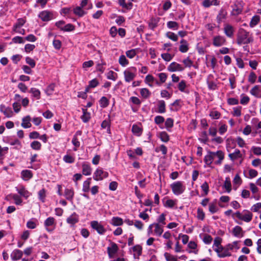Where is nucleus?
Returning <instances> with one entry per match:
<instances>
[{"label": "nucleus", "mask_w": 261, "mask_h": 261, "mask_svg": "<svg viewBox=\"0 0 261 261\" xmlns=\"http://www.w3.org/2000/svg\"><path fill=\"white\" fill-rule=\"evenodd\" d=\"M155 81L154 77L151 74H148L145 79V82L146 84H148V85L150 87H152V85L150 83L153 82Z\"/></svg>", "instance_id": "50"}, {"label": "nucleus", "mask_w": 261, "mask_h": 261, "mask_svg": "<svg viewBox=\"0 0 261 261\" xmlns=\"http://www.w3.org/2000/svg\"><path fill=\"white\" fill-rule=\"evenodd\" d=\"M180 45L179 47V50L182 53H187L189 48V44L187 41L185 39H182L180 41Z\"/></svg>", "instance_id": "21"}, {"label": "nucleus", "mask_w": 261, "mask_h": 261, "mask_svg": "<svg viewBox=\"0 0 261 261\" xmlns=\"http://www.w3.org/2000/svg\"><path fill=\"white\" fill-rule=\"evenodd\" d=\"M158 112L159 113H164L166 112V103L163 100H161L158 101Z\"/></svg>", "instance_id": "36"}, {"label": "nucleus", "mask_w": 261, "mask_h": 261, "mask_svg": "<svg viewBox=\"0 0 261 261\" xmlns=\"http://www.w3.org/2000/svg\"><path fill=\"white\" fill-rule=\"evenodd\" d=\"M38 17L43 21H48L55 18L54 13L48 10H44L40 12L38 15Z\"/></svg>", "instance_id": "7"}, {"label": "nucleus", "mask_w": 261, "mask_h": 261, "mask_svg": "<svg viewBox=\"0 0 261 261\" xmlns=\"http://www.w3.org/2000/svg\"><path fill=\"white\" fill-rule=\"evenodd\" d=\"M63 160L66 163L72 164L75 161V158L70 154H66L63 158Z\"/></svg>", "instance_id": "42"}, {"label": "nucleus", "mask_w": 261, "mask_h": 261, "mask_svg": "<svg viewBox=\"0 0 261 261\" xmlns=\"http://www.w3.org/2000/svg\"><path fill=\"white\" fill-rule=\"evenodd\" d=\"M12 198L14 200L15 203L16 205L21 204L22 200L19 195H18L17 194H13L12 195Z\"/></svg>", "instance_id": "61"}, {"label": "nucleus", "mask_w": 261, "mask_h": 261, "mask_svg": "<svg viewBox=\"0 0 261 261\" xmlns=\"http://www.w3.org/2000/svg\"><path fill=\"white\" fill-rule=\"evenodd\" d=\"M208 154L206 155L204 158V162L207 166L211 167L214 159V152L208 151Z\"/></svg>", "instance_id": "20"}, {"label": "nucleus", "mask_w": 261, "mask_h": 261, "mask_svg": "<svg viewBox=\"0 0 261 261\" xmlns=\"http://www.w3.org/2000/svg\"><path fill=\"white\" fill-rule=\"evenodd\" d=\"M229 250L228 248H224L223 251L220 253V254H219V257L220 258H224L227 256H230L231 254L229 252Z\"/></svg>", "instance_id": "49"}, {"label": "nucleus", "mask_w": 261, "mask_h": 261, "mask_svg": "<svg viewBox=\"0 0 261 261\" xmlns=\"http://www.w3.org/2000/svg\"><path fill=\"white\" fill-rule=\"evenodd\" d=\"M99 85V82L96 79H94L89 82V87L94 88Z\"/></svg>", "instance_id": "64"}, {"label": "nucleus", "mask_w": 261, "mask_h": 261, "mask_svg": "<svg viewBox=\"0 0 261 261\" xmlns=\"http://www.w3.org/2000/svg\"><path fill=\"white\" fill-rule=\"evenodd\" d=\"M91 178H88L83 184L82 191L85 193H88L90 190Z\"/></svg>", "instance_id": "28"}, {"label": "nucleus", "mask_w": 261, "mask_h": 261, "mask_svg": "<svg viewBox=\"0 0 261 261\" xmlns=\"http://www.w3.org/2000/svg\"><path fill=\"white\" fill-rule=\"evenodd\" d=\"M132 131L134 134L137 136H140L142 133L143 129L137 124L132 126Z\"/></svg>", "instance_id": "35"}, {"label": "nucleus", "mask_w": 261, "mask_h": 261, "mask_svg": "<svg viewBox=\"0 0 261 261\" xmlns=\"http://www.w3.org/2000/svg\"><path fill=\"white\" fill-rule=\"evenodd\" d=\"M44 225L46 227V231L50 232L54 230L56 227V220L54 217H49L44 221Z\"/></svg>", "instance_id": "6"}, {"label": "nucleus", "mask_w": 261, "mask_h": 261, "mask_svg": "<svg viewBox=\"0 0 261 261\" xmlns=\"http://www.w3.org/2000/svg\"><path fill=\"white\" fill-rule=\"evenodd\" d=\"M16 189L18 193L25 199H27L32 195L31 193L27 190L23 186L21 185L18 187H16Z\"/></svg>", "instance_id": "10"}, {"label": "nucleus", "mask_w": 261, "mask_h": 261, "mask_svg": "<svg viewBox=\"0 0 261 261\" xmlns=\"http://www.w3.org/2000/svg\"><path fill=\"white\" fill-rule=\"evenodd\" d=\"M159 137L161 140L165 143L168 142L170 140L169 135L165 131H163L159 133Z\"/></svg>", "instance_id": "33"}, {"label": "nucleus", "mask_w": 261, "mask_h": 261, "mask_svg": "<svg viewBox=\"0 0 261 261\" xmlns=\"http://www.w3.org/2000/svg\"><path fill=\"white\" fill-rule=\"evenodd\" d=\"M250 93L256 97L261 98V86L255 85L251 89Z\"/></svg>", "instance_id": "19"}, {"label": "nucleus", "mask_w": 261, "mask_h": 261, "mask_svg": "<svg viewBox=\"0 0 261 261\" xmlns=\"http://www.w3.org/2000/svg\"><path fill=\"white\" fill-rule=\"evenodd\" d=\"M167 70L170 72L182 71L184 68L180 64L173 62L168 66Z\"/></svg>", "instance_id": "11"}, {"label": "nucleus", "mask_w": 261, "mask_h": 261, "mask_svg": "<svg viewBox=\"0 0 261 261\" xmlns=\"http://www.w3.org/2000/svg\"><path fill=\"white\" fill-rule=\"evenodd\" d=\"M243 232V229L241 227L239 226H235L232 229V234L236 237H242L243 234L240 236L241 232Z\"/></svg>", "instance_id": "38"}, {"label": "nucleus", "mask_w": 261, "mask_h": 261, "mask_svg": "<svg viewBox=\"0 0 261 261\" xmlns=\"http://www.w3.org/2000/svg\"><path fill=\"white\" fill-rule=\"evenodd\" d=\"M228 156L230 159L232 161H234L238 158H240L242 157V154L239 149H236L234 150V152L231 153H229L228 154Z\"/></svg>", "instance_id": "34"}, {"label": "nucleus", "mask_w": 261, "mask_h": 261, "mask_svg": "<svg viewBox=\"0 0 261 261\" xmlns=\"http://www.w3.org/2000/svg\"><path fill=\"white\" fill-rule=\"evenodd\" d=\"M174 120L172 118H168L165 121V126L168 130H169V128H171L173 126Z\"/></svg>", "instance_id": "48"}, {"label": "nucleus", "mask_w": 261, "mask_h": 261, "mask_svg": "<svg viewBox=\"0 0 261 261\" xmlns=\"http://www.w3.org/2000/svg\"><path fill=\"white\" fill-rule=\"evenodd\" d=\"M201 188L202 190L204 192L203 196H206L208 194L209 192V186L208 183L206 181H205L201 186Z\"/></svg>", "instance_id": "52"}, {"label": "nucleus", "mask_w": 261, "mask_h": 261, "mask_svg": "<svg viewBox=\"0 0 261 261\" xmlns=\"http://www.w3.org/2000/svg\"><path fill=\"white\" fill-rule=\"evenodd\" d=\"M227 12L224 8H221L216 17L217 22L220 24L227 18Z\"/></svg>", "instance_id": "12"}, {"label": "nucleus", "mask_w": 261, "mask_h": 261, "mask_svg": "<svg viewBox=\"0 0 261 261\" xmlns=\"http://www.w3.org/2000/svg\"><path fill=\"white\" fill-rule=\"evenodd\" d=\"M26 22V20L23 18H18L16 22L14 24L13 30L16 32V29L23 26Z\"/></svg>", "instance_id": "30"}, {"label": "nucleus", "mask_w": 261, "mask_h": 261, "mask_svg": "<svg viewBox=\"0 0 261 261\" xmlns=\"http://www.w3.org/2000/svg\"><path fill=\"white\" fill-rule=\"evenodd\" d=\"M226 42L225 38L221 36L218 35L213 38V44L215 46H221Z\"/></svg>", "instance_id": "16"}, {"label": "nucleus", "mask_w": 261, "mask_h": 261, "mask_svg": "<svg viewBox=\"0 0 261 261\" xmlns=\"http://www.w3.org/2000/svg\"><path fill=\"white\" fill-rule=\"evenodd\" d=\"M31 117L30 115H27L24 117L22 119V123L21 125L24 128H28L31 127L32 124L31 123Z\"/></svg>", "instance_id": "22"}, {"label": "nucleus", "mask_w": 261, "mask_h": 261, "mask_svg": "<svg viewBox=\"0 0 261 261\" xmlns=\"http://www.w3.org/2000/svg\"><path fill=\"white\" fill-rule=\"evenodd\" d=\"M119 63L123 67H125L129 63L128 60L126 58L125 56L122 55L120 56L119 59Z\"/></svg>", "instance_id": "43"}, {"label": "nucleus", "mask_w": 261, "mask_h": 261, "mask_svg": "<svg viewBox=\"0 0 261 261\" xmlns=\"http://www.w3.org/2000/svg\"><path fill=\"white\" fill-rule=\"evenodd\" d=\"M108 172L103 171L102 168H98L94 172L93 178L96 181H99L108 177Z\"/></svg>", "instance_id": "5"}, {"label": "nucleus", "mask_w": 261, "mask_h": 261, "mask_svg": "<svg viewBox=\"0 0 261 261\" xmlns=\"http://www.w3.org/2000/svg\"><path fill=\"white\" fill-rule=\"evenodd\" d=\"M82 8H83L80 6L76 7L73 9V13L79 17L83 16L86 13L82 9Z\"/></svg>", "instance_id": "39"}, {"label": "nucleus", "mask_w": 261, "mask_h": 261, "mask_svg": "<svg viewBox=\"0 0 261 261\" xmlns=\"http://www.w3.org/2000/svg\"><path fill=\"white\" fill-rule=\"evenodd\" d=\"M164 256L167 261H177V258L174 256L170 254L169 253L165 252L164 253Z\"/></svg>", "instance_id": "63"}, {"label": "nucleus", "mask_w": 261, "mask_h": 261, "mask_svg": "<svg viewBox=\"0 0 261 261\" xmlns=\"http://www.w3.org/2000/svg\"><path fill=\"white\" fill-rule=\"evenodd\" d=\"M64 29H62V31L64 32H70L74 30L75 27L71 23H68L67 24L64 26Z\"/></svg>", "instance_id": "60"}, {"label": "nucleus", "mask_w": 261, "mask_h": 261, "mask_svg": "<svg viewBox=\"0 0 261 261\" xmlns=\"http://www.w3.org/2000/svg\"><path fill=\"white\" fill-rule=\"evenodd\" d=\"M227 142V150L229 151V148H233L236 146L235 140L232 138H228L226 140Z\"/></svg>", "instance_id": "46"}, {"label": "nucleus", "mask_w": 261, "mask_h": 261, "mask_svg": "<svg viewBox=\"0 0 261 261\" xmlns=\"http://www.w3.org/2000/svg\"><path fill=\"white\" fill-rule=\"evenodd\" d=\"M197 217L198 219L203 220L205 218V214L202 208L199 207L197 209Z\"/></svg>", "instance_id": "62"}, {"label": "nucleus", "mask_w": 261, "mask_h": 261, "mask_svg": "<svg viewBox=\"0 0 261 261\" xmlns=\"http://www.w3.org/2000/svg\"><path fill=\"white\" fill-rule=\"evenodd\" d=\"M74 195L73 189H66L64 192V196L66 199L70 201H72Z\"/></svg>", "instance_id": "26"}, {"label": "nucleus", "mask_w": 261, "mask_h": 261, "mask_svg": "<svg viewBox=\"0 0 261 261\" xmlns=\"http://www.w3.org/2000/svg\"><path fill=\"white\" fill-rule=\"evenodd\" d=\"M38 199L39 200L44 203L45 201L46 197V190L44 188H42L38 192Z\"/></svg>", "instance_id": "31"}, {"label": "nucleus", "mask_w": 261, "mask_h": 261, "mask_svg": "<svg viewBox=\"0 0 261 261\" xmlns=\"http://www.w3.org/2000/svg\"><path fill=\"white\" fill-rule=\"evenodd\" d=\"M182 101L180 99L175 100L171 106L174 108H170L171 111H178L181 107Z\"/></svg>", "instance_id": "27"}, {"label": "nucleus", "mask_w": 261, "mask_h": 261, "mask_svg": "<svg viewBox=\"0 0 261 261\" xmlns=\"http://www.w3.org/2000/svg\"><path fill=\"white\" fill-rule=\"evenodd\" d=\"M83 115L81 116V119L84 123L88 122L91 118V114L88 112L87 109L82 108Z\"/></svg>", "instance_id": "24"}, {"label": "nucleus", "mask_w": 261, "mask_h": 261, "mask_svg": "<svg viewBox=\"0 0 261 261\" xmlns=\"http://www.w3.org/2000/svg\"><path fill=\"white\" fill-rule=\"evenodd\" d=\"M241 99L240 100V103L243 105H247L249 101H250V98L246 95H245L244 94H242L241 95Z\"/></svg>", "instance_id": "53"}, {"label": "nucleus", "mask_w": 261, "mask_h": 261, "mask_svg": "<svg viewBox=\"0 0 261 261\" xmlns=\"http://www.w3.org/2000/svg\"><path fill=\"white\" fill-rule=\"evenodd\" d=\"M173 56V55H171L169 53H164L161 55L162 59L167 62L170 61L172 59Z\"/></svg>", "instance_id": "59"}, {"label": "nucleus", "mask_w": 261, "mask_h": 261, "mask_svg": "<svg viewBox=\"0 0 261 261\" xmlns=\"http://www.w3.org/2000/svg\"><path fill=\"white\" fill-rule=\"evenodd\" d=\"M155 229L154 232L158 236H160L163 232V229L160 226L159 223H154Z\"/></svg>", "instance_id": "58"}, {"label": "nucleus", "mask_w": 261, "mask_h": 261, "mask_svg": "<svg viewBox=\"0 0 261 261\" xmlns=\"http://www.w3.org/2000/svg\"><path fill=\"white\" fill-rule=\"evenodd\" d=\"M123 221L122 218L118 217H114L111 220V224L113 226H121L123 224Z\"/></svg>", "instance_id": "32"}, {"label": "nucleus", "mask_w": 261, "mask_h": 261, "mask_svg": "<svg viewBox=\"0 0 261 261\" xmlns=\"http://www.w3.org/2000/svg\"><path fill=\"white\" fill-rule=\"evenodd\" d=\"M91 227L95 230L100 235L103 234L106 232V229L103 225L97 221H92L90 223Z\"/></svg>", "instance_id": "8"}, {"label": "nucleus", "mask_w": 261, "mask_h": 261, "mask_svg": "<svg viewBox=\"0 0 261 261\" xmlns=\"http://www.w3.org/2000/svg\"><path fill=\"white\" fill-rule=\"evenodd\" d=\"M29 92L32 94V97L35 98L37 100L40 99L41 92L39 89L35 88H31Z\"/></svg>", "instance_id": "29"}, {"label": "nucleus", "mask_w": 261, "mask_h": 261, "mask_svg": "<svg viewBox=\"0 0 261 261\" xmlns=\"http://www.w3.org/2000/svg\"><path fill=\"white\" fill-rule=\"evenodd\" d=\"M82 174L83 175L88 176L91 174L92 169L89 163L84 162L82 165Z\"/></svg>", "instance_id": "17"}, {"label": "nucleus", "mask_w": 261, "mask_h": 261, "mask_svg": "<svg viewBox=\"0 0 261 261\" xmlns=\"http://www.w3.org/2000/svg\"><path fill=\"white\" fill-rule=\"evenodd\" d=\"M79 221V215L75 212L72 213L66 219V222L70 224L71 226H73L76 223Z\"/></svg>", "instance_id": "14"}, {"label": "nucleus", "mask_w": 261, "mask_h": 261, "mask_svg": "<svg viewBox=\"0 0 261 261\" xmlns=\"http://www.w3.org/2000/svg\"><path fill=\"white\" fill-rule=\"evenodd\" d=\"M140 94L145 99L148 98L151 95L150 91L146 88L140 89Z\"/></svg>", "instance_id": "40"}, {"label": "nucleus", "mask_w": 261, "mask_h": 261, "mask_svg": "<svg viewBox=\"0 0 261 261\" xmlns=\"http://www.w3.org/2000/svg\"><path fill=\"white\" fill-rule=\"evenodd\" d=\"M109 100L106 96H102L99 100L100 107L102 108H105L109 105Z\"/></svg>", "instance_id": "37"}, {"label": "nucleus", "mask_w": 261, "mask_h": 261, "mask_svg": "<svg viewBox=\"0 0 261 261\" xmlns=\"http://www.w3.org/2000/svg\"><path fill=\"white\" fill-rule=\"evenodd\" d=\"M166 36L173 41H176L178 40V36L174 33L169 32L166 33Z\"/></svg>", "instance_id": "55"}, {"label": "nucleus", "mask_w": 261, "mask_h": 261, "mask_svg": "<svg viewBox=\"0 0 261 261\" xmlns=\"http://www.w3.org/2000/svg\"><path fill=\"white\" fill-rule=\"evenodd\" d=\"M200 136L201 138L199 139L200 141L204 144H206L208 141L207 132L206 131L202 132L200 135Z\"/></svg>", "instance_id": "47"}, {"label": "nucleus", "mask_w": 261, "mask_h": 261, "mask_svg": "<svg viewBox=\"0 0 261 261\" xmlns=\"http://www.w3.org/2000/svg\"><path fill=\"white\" fill-rule=\"evenodd\" d=\"M259 20L260 17L259 16L255 15L253 16L249 24L250 27L251 28L254 27L259 22Z\"/></svg>", "instance_id": "44"}, {"label": "nucleus", "mask_w": 261, "mask_h": 261, "mask_svg": "<svg viewBox=\"0 0 261 261\" xmlns=\"http://www.w3.org/2000/svg\"><path fill=\"white\" fill-rule=\"evenodd\" d=\"M160 19L161 18L159 17H152L148 22L149 28L153 31L158 27Z\"/></svg>", "instance_id": "18"}, {"label": "nucleus", "mask_w": 261, "mask_h": 261, "mask_svg": "<svg viewBox=\"0 0 261 261\" xmlns=\"http://www.w3.org/2000/svg\"><path fill=\"white\" fill-rule=\"evenodd\" d=\"M249 33L243 28L239 29L237 38V42L238 45L248 44L253 41L252 37H249Z\"/></svg>", "instance_id": "1"}, {"label": "nucleus", "mask_w": 261, "mask_h": 261, "mask_svg": "<svg viewBox=\"0 0 261 261\" xmlns=\"http://www.w3.org/2000/svg\"><path fill=\"white\" fill-rule=\"evenodd\" d=\"M203 238L202 239L203 242L207 245L210 244L212 241H213V238L212 237L207 233H204L203 234Z\"/></svg>", "instance_id": "45"}, {"label": "nucleus", "mask_w": 261, "mask_h": 261, "mask_svg": "<svg viewBox=\"0 0 261 261\" xmlns=\"http://www.w3.org/2000/svg\"><path fill=\"white\" fill-rule=\"evenodd\" d=\"M232 217L234 218L235 217L239 220L244 221L246 222H250L253 217L252 213L248 210H244L242 213L239 211L237 212L232 215Z\"/></svg>", "instance_id": "2"}, {"label": "nucleus", "mask_w": 261, "mask_h": 261, "mask_svg": "<svg viewBox=\"0 0 261 261\" xmlns=\"http://www.w3.org/2000/svg\"><path fill=\"white\" fill-rule=\"evenodd\" d=\"M208 207V210L212 214L216 213L218 210V208L217 206L216 203H210Z\"/></svg>", "instance_id": "51"}, {"label": "nucleus", "mask_w": 261, "mask_h": 261, "mask_svg": "<svg viewBox=\"0 0 261 261\" xmlns=\"http://www.w3.org/2000/svg\"><path fill=\"white\" fill-rule=\"evenodd\" d=\"M110 241L111 246L107 248V253L109 258H111L114 257V255L118 252L119 248L118 245L115 243Z\"/></svg>", "instance_id": "9"}, {"label": "nucleus", "mask_w": 261, "mask_h": 261, "mask_svg": "<svg viewBox=\"0 0 261 261\" xmlns=\"http://www.w3.org/2000/svg\"><path fill=\"white\" fill-rule=\"evenodd\" d=\"M21 176L24 180H28L33 177V174L32 171L26 169L21 171Z\"/></svg>", "instance_id": "25"}, {"label": "nucleus", "mask_w": 261, "mask_h": 261, "mask_svg": "<svg viewBox=\"0 0 261 261\" xmlns=\"http://www.w3.org/2000/svg\"><path fill=\"white\" fill-rule=\"evenodd\" d=\"M232 8L230 15L231 16H238L241 14L243 10V6L242 5V1H237L233 5H231Z\"/></svg>", "instance_id": "4"}, {"label": "nucleus", "mask_w": 261, "mask_h": 261, "mask_svg": "<svg viewBox=\"0 0 261 261\" xmlns=\"http://www.w3.org/2000/svg\"><path fill=\"white\" fill-rule=\"evenodd\" d=\"M257 76L255 72L252 71L250 73L249 76H248V82H250L251 84H254L256 80Z\"/></svg>", "instance_id": "54"}, {"label": "nucleus", "mask_w": 261, "mask_h": 261, "mask_svg": "<svg viewBox=\"0 0 261 261\" xmlns=\"http://www.w3.org/2000/svg\"><path fill=\"white\" fill-rule=\"evenodd\" d=\"M172 192L175 195H179L184 193L186 187L183 185V182L177 181L174 182L170 185Z\"/></svg>", "instance_id": "3"}, {"label": "nucleus", "mask_w": 261, "mask_h": 261, "mask_svg": "<svg viewBox=\"0 0 261 261\" xmlns=\"http://www.w3.org/2000/svg\"><path fill=\"white\" fill-rule=\"evenodd\" d=\"M224 33L225 35L230 38L233 37L234 29L231 25L229 24H226L224 27Z\"/></svg>", "instance_id": "13"}, {"label": "nucleus", "mask_w": 261, "mask_h": 261, "mask_svg": "<svg viewBox=\"0 0 261 261\" xmlns=\"http://www.w3.org/2000/svg\"><path fill=\"white\" fill-rule=\"evenodd\" d=\"M25 62L32 68H34L36 66V62L34 60L29 57L25 58Z\"/></svg>", "instance_id": "57"}, {"label": "nucleus", "mask_w": 261, "mask_h": 261, "mask_svg": "<svg viewBox=\"0 0 261 261\" xmlns=\"http://www.w3.org/2000/svg\"><path fill=\"white\" fill-rule=\"evenodd\" d=\"M30 146L34 150H39L41 148L42 145L40 142L34 141L31 143Z\"/></svg>", "instance_id": "41"}, {"label": "nucleus", "mask_w": 261, "mask_h": 261, "mask_svg": "<svg viewBox=\"0 0 261 261\" xmlns=\"http://www.w3.org/2000/svg\"><path fill=\"white\" fill-rule=\"evenodd\" d=\"M124 75L125 82L129 83L134 79L136 74L127 69L124 71Z\"/></svg>", "instance_id": "23"}, {"label": "nucleus", "mask_w": 261, "mask_h": 261, "mask_svg": "<svg viewBox=\"0 0 261 261\" xmlns=\"http://www.w3.org/2000/svg\"><path fill=\"white\" fill-rule=\"evenodd\" d=\"M22 251L18 249H15L13 250V251L11 253L10 257L13 261H16L21 259L22 257Z\"/></svg>", "instance_id": "15"}, {"label": "nucleus", "mask_w": 261, "mask_h": 261, "mask_svg": "<svg viewBox=\"0 0 261 261\" xmlns=\"http://www.w3.org/2000/svg\"><path fill=\"white\" fill-rule=\"evenodd\" d=\"M167 25L169 29L177 30L178 27V23L175 21H170L167 22Z\"/></svg>", "instance_id": "56"}]
</instances>
